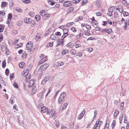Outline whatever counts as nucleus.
<instances>
[{
  "mask_svg": "<svg viewBox=\"0 0 129 129\" xmlns=\"http://www.w3.org/2000/svg\"><path fill=\"white\" fill-rule=\"evenodd\" d=\"M96 15L97 16H100L102 15V13L101 12H98L96 13Z\"/></svg>",
  "mask_w": 129,
  "mask_h": 129,
  "instance_id": "55",
  "label": "nucleus"
},
{
  "mask_svg": "<svg viewBox=\"0 0 129 129\" xmlns=\"http://www.w3.org/2000/svg\"><path fill=\"white\" fill-rule=\"evenodd\" d=\"M74 8L73 7H70L67 10V11L68 12L67 13V14L69 13L70 12L73 11L74 10Z\"/></svg>",
  "mask_w": 129,
  "mask_h": 129,
  "instance_id": "15",
  "label": "nucleus"
},
{
  "mask_svg": "<svg viewBox=\"0 0 129 129\" xmlns=\"http://www.w3.org/2000/svg\"><path fill=\"white\" fill-rule=\"evenodd\" d=\"M47 82V81H45V79L44 78L43 80L42 81L41 84H42L44 85Z\"/></svg>",
  "mask_w": 129,
  "mask_h": 129,
  "instance_id": "51",
  "label": "nucleus"
},
{
  "mask_svg": "<svg viewBox=\"0 0 129 129\" xmlns=\"http://www.w3.org/2000/svg\"><path fill=\"white\" fill-rule=\"evenodd\" d=\"M69 1H67L64 2L63 3V6L64 7H69L70 6V5H69Z\"/></svg>",
  "mask_w": 129,
  "mask_h": 129,
  "instance_id": "21",
  "label": "nucleus"
},
{
  "mask_svg": "<svg viewBox=\"0 0 129 129\" xmlns=\"http://www.w3.org/2000/svg\"><path fill=\"white\" fill-rule=\"evenodd\" d=\"M105 31V32L109 34H111L112 32V29L110 28L108 29L106 28Z\"/></svg>",
  "mask_w": 129,
  "mask_h": 129,
  "instance_id": "7",
  "label": "nucleus"
},
{
  "mask_svg": "<svg viewBox=\"0 0 129 129\" xmlns=\"http://www.w3.org/2000/svg\"><path fill=\"white\" fill-rule=\"evenodd\" d=\"M31 19L29 18L26 17L24 20V22L26 23H30V20H31Z\"/></svg>",
  "mask_w": 129,
  "mask_h": 129,
  "instance_id": "8",
  "label": "nucleus"
},
{
  "mask_svg": "<svg viewBox=\"0 0 129 129\" xmlns=\"http://www.w3.org/2000/svg\"><path fill=\"white\" fill-rule=\"evenodd\" d=\"M123 12H124V13H123V14L124 16H126L129 15V13L127 12L123 11Z\"/></svg>",
  "mask_w": 129,
  "mask_h": 129,
  "instance_id": "34",
  "label": "nucleus"
},
{
  "mask_svg": "<svg viewBox=\"0 0 129 129\" xmlns=\"http://www.w3.org/2000/svg\"><path fill=\"white\" fill-rule=\"evenodd\" d=\"M36 86H34L31 89V92L32 93V94H34L36 92Z\"/></svg>",
  "mask_w": 129,
  "mask_h": 129,
  "instance_id": "12",
  "label": "nucleus"
},
{
  "mask_svg": "<svg viewBox=\"0 0 129 129\" xmlns=\"http://www.w3.org/2000/svg\"><path fill=\"white\" fill-rule=\"evenodd\" d=\"M109 10V12H110L111 13H108V16H109L111 17L112 16V12H113V10H112V11H110V10H111V9L110 8V7H109L108 8Z\"/></svg>",
  "mask_w": 129,
  "mask_h": 129,
  "instance_id": "26",
  "label": "nucleus"
},
{
  "mask_svg": "<svg viewBox=\"0 0 129 129\" xmlns=\"http://www.w3.org/2000/svg\"><path fill=\"white\" fill-rule=\"evenodd\" d=\"M51 112L50 113H51L50 115V116L51 117H52L55 114V111L53 109H51V111H50Z\"/></svg>",
  "mask_w": 129,
  "mask_h": 129,
  "instance_id": "23",
  "label": "nucleus"
},
{
  "mask_svg": "<svg viewBox=\"0 0 129 129\" xmlns=\"http://www.w3.org/2000/svg\"><path fill=\"white\" fill-rule=\"evenodd\" d=\"M50 38L51 39L56 40H57V38L56 37H55L53 34H52L50 37Z\"/></svg>",
  "mask_w": 129,
  "mask_h": 129,
  "instance_id": "25",
  "label": "nucleus"
},
{
  "mask_svg": "<svg viewBox=\"0 0 129 129\" xmlns=\"http://www.w3.org/2000/svg\"><path fill=\"white\" fill-rule=\"evenodd\" d=\"M47 59V58L46 57L43 58L39 62L38 64H42L46 61Z\"/></svg>",
  "mask_w": 129,
  "mask_h": 129,
  "instance_id": "4",
  "label": "nucleus"
},
{
  "mask_svg": "<svg viewBox=\"0 0 129 129\" xmlns=\"http://www.w3.org/2000/svg\"><path fill=\"white\" fill-rule=\"evenodd\" d=\"M1 45V50L2 51L4 52L5 50L7 47L6 46H5L2 44Z\"/></svg>",
  "mask_w": 129,
  "mask_h": 129,
  "instance_id": "18",
  "label": "nucleus"
},
{
  "mask_svg": "<svg viewBox=\"0 0 129 129\" xmlns=\"http://www.w3.org/2000/svg\"><path fill=\"white\" fill-rule=\"evenodd\" d=\"M83 33H84V35L86 36H89L90 35V33H89V31L88 30L85 31Z\"/></svg>",
  "mask_w": 129,
  "mask_h": 129,
  "instance_id": "17",
  "label": "nucleus"
},
{
  "mask_svg": "<svg viewBox=\"0 0 129 129\" xmlns=\"http://www.w3.org/2000/svg\"><path fill=\"white\" fill-rule=\"evenodd\" d=\"M22 75L23 77H25V76H27V75H28V74L26 73L25 72H23L22 73Z\"/></svg>",
  "mask_w": 129,
  "mask_h": 129,
  "instance_id": "50",
  "label": "nucleus"
},
{
  "mask_svg": "<svg viewBox=\"0 0 129 129\" xmlns=\"http://www.w3.org/2000/svg\"><path fill=\"white\" fill-rule=\"evenodd\" d=\"M13 85L16 88H18V87L17 84L16 83H14L13 84Z\"/></svg>",
  "mask_w": 129,
  "mask_h": 129,
  "instance_id": "56",
  "label": "nucleus"
},
{
  "mask_svg": "<svg viewBox=\"0 0 129 129\" xmlns=\"http://www.w3.org/2000/svg\"><path fill=\"white\" fill-rule=\"evenodd\" d=\"M63 99H62L61 97L59 96L58 99V103L59 104H61L63 101Z\"/></svg>",
  "mask_w": 129,
  "mask_h": 129,
  "instance_id": "31",
  "label": "nucleus"
},
{
  "mask_svg": "<svg viewBox=\"0 0 129 129\" xmlns=\"http://www.w3.org/2000/svg\"><path fill=\"white\" fill-rule=\"evenodd\" d=\"M85 111H84V110H83L80 113L79 115L78 116V119L79 120L81 119L83 117L84 114H85Z\"/></svg>",
  "mask_w": 129,
  "mask_h": 129,
  "instance_id": "5",
  "label": "nucleus"
},
{
  "mask_svg": "<svg viewBox=\"0 0 129 129\" xmlns=\"http://www.w3.org/2000/svg\"><path fill=\"white\" fill-rule=\"evenodd\" d=\"M55 35L56 36H61V33H60L59 32H56L55 33Z\"/></svg>",
  "mask_w": 129,
  "mask_h": 129,
  "instance_id": "49",
  "label": "nucleus"
},
{
  "mask_svg": "<svg viewBox=\"0 0 129 129\" xmlns=\"http://www.w3.org/2000/svg\"><path fill=\"white\" fill-rule=\"evenodd\" d=\"M43 104L42 103H40L39 105V108H40L41 109L43 107Z\"/></svg>",
  "mask_w": 129,
  "mask_h": 129,
  "instance_id": "57",
  "label": "nucleus"
},
{
  "mask_svg": "<svg viewBox=\"0 0 129 129\" xmlns=\"http://www.w3.org/2000/svg\"><path fill=\"white\" fill-rule=\"evenodd\" d=\"M41 112L42 113L46 112L47 114H49L51 112L50 110H49L46 106H43L41 109Z\"/></svg>",
  "mask_w": 129,
  "mask_h": 129,
  "instance_id": "1",
  "label": "nucleus"
},
{
  "mask_svg": "<svg viewBox=\"0 0 129 129\" xmlns=\"http://www.w3.org/2000/svg\"><path fill=\"white\" fill-rule=\"evenodd\" d=\"M109 123L108 124V123H106L105 126H104V128H107V129H109Z\"/></svg>",
  "mask_w": 129,
  "mask_h": 129,
  "instance_id": "47",
  "label": "nucleus"
},
{
  "mask_svg": "<svg viewBox=\"0 0 129 129\" xmlns=\"http://www.w3.org/2000/svg\"><path fill=\"white\" fill-rule=\"evenodd\" d=\"M51 32V31L50 29H48L46 31V34H44V36L45 37L46 36H47V35H48Z\"/></svg>",
  "mask_w": 129,
  "mask_h": 129,
  "instance_id": "36",
  "label": "nucleus"
},
{
  "mask_svg": "<svg viewBox=\"0 0 129 129\" xmlns=\"http://www.w3.org/2000/svg\"><path fill=\"white\" fill-rule=\"evenodd\" d=\"M49 4L51 6H53L55 4V3L54 2H52L51 0H49L48 1Z\"/></svg>",
  "mask_w": 129,
  "mask_h": 129,
  "instance_id": "37",
  "label": "nucleus"
},
{
  "mask_svg": "<svg viewBox=\"0 0 129 129\" xmlns=\"http://www.w3.org/2000/svg\"><path fill=\"white\" fill-rule=\"evenodd\" d=\"M71 1L73 3L75 4L78 3L80 1V0H71Z\"/></svg>",
  "mask_w": 129,
  "mask_h": 129,
  "instance_id": "30",
  "label": "nucleus"
},
{
  "mask_svg": "<svg viewBox=\"0 0 129 129\" xmlns=\"http://www.w3.org/2000/svg\"><path fill=\"white\" fill-rule=\"evenodd\" d=\"M35 19L37 21H39L41 19L40 16L38 15H36L35 17Z\"/></svg>",
  "mask_w": 129,
  "mask_h": 129,
  "instance_id": "19",
  "label": "nucleus"
},
{
  "mask_svg": "<svg viewBox=\"0 0 129 129\" xmlns=\"http://www.w3.org/2000/svg\"><path fill=\"white\" fill-rule=\"evenodd\" d=\"M116 9L117 10H118L119 12L121 13H122L123 12V9L122 7L120 8H116Z\"/></svg>",
  "mask_w": 129,
  "mask_h": 129,
  "instance_id": "14",
  "label": "nucleus"
},
{
  "mask_svg": "<svg viewBox=\"0 0 129 129\" xmlns=\"http://www.w3.org/2000/svg\"><path fill=\"white\" fill-rule=\"evenodd\" d=\"M9 72V70L7 68L6 70L5 73L6 75L7 76L8 75V74Z\"/></svg>",
  "mask_w": 129,
  "mask_h": 129,
  "instance_id": "52",
  "label": "nucleus"
},
{
  "mask_svg": "<svg viewBox=\"0 0 129 129\" xmlns=\"http://www.w3.org/2000/svg\"><path fill=\"white\" fill-rule=\"evenodd\" d=\"M4 29V28L3 27V25L1 24H0V32L3 31Z\"/></svg>",
  "mask_w": 129,
  "mask_h": 129,
  "instance_id": "29",
  "label": "nucleus"
},
{
  "mask_svg": "<svg viewBox=\"0 0 129 129\" xmlns=\"http://www.w3.org/2000/svg\"><path fill=\"white\" fill-rule=\"evenodd\" d=\"M7 5V3L6 2H2V3L1 7H5Z\"/></svg>",
  "mask_w": 129,
  "mask_h": 129,
  "instance_id": "28",
  "label": "nucleus"
},
{
  "mask_svg": "<svg viewBox=\"0 0 129 129\" xmlns=\"http://www.w3.org/2000/svg\"><path fill=\"white\" fill-rule=\"evenodd\" d=\"M35 82V81L33 79L31 80L29 82L28 84H31V87H32L34 85V84Z\"/></svg>",
  "mask_w": 129,
  "mask_h": 129,
  "instance_id": "16",
  "label": "nucleus"
},
{
  "mask_svg": "<svg viewBox=\"0 0 129 129\" xmlns=\"http://www.w3.org/2000/svg\"><path fill=\"white\" fill-rule=\"evenodd\" d=\"M87 26L86 27V28L88 30H90L91 28V27L90 25H88L87 24H86L85 25V26Z\"/></svg>",
  "mask_w": 129,
  "mask_h": 129,
  "instance_id": "43",
  "label": "nucleus"
},
{
  "mask_svg": "<svg viewBox=\"0 0 129 129\" xmlns=\"http://www.w3.org/2000/svg\"><path fill=\"white\" fill-rule=\"evenodd\" d=\"M76 51L75 49H72L70 51V53L72 55H74L76 53Z\"/></svg>",
  "mask_w": 129,
  "mask_h": 129,
  "instance_id": "22",
  "label": "nucleus"
},
{
  "mask_svg": "<svg viewBox=\"0 0 129 129\" xmlns=\"http://www.w3.org/2000/svg\"><path fill=\"white\" fill-rule=\"evenodd\" d=\"M8 16L7 19L8 20V19H12V14L11 13H10L8 14Z\"/></svg>",
  "mask_w": 129,
  "mask_h": 129,
  "instance_id": "38",
  "label": "nucleus"
},
{
  "mask_svg": "<svg viewBox=\"0 0 129 129\" xmlns=\"http://www.w3.org/2000/svg\"><path fill=\"white\" fill-rule=\"evenodd\" d=\"M40 14L43 17L46 14V12L44 10H43L41 11L40 12Z\"/></svg>",
  "mask_w": 129,
  "mask_h": 129,
  "instance_id": "10",
  "label": "nucleus"
},
{
  "mask_svg": "<svg viewBox=\"0 0 129 129\" xmlns=\"http://www.w3.org/2000/svg\"><path fill=\"white\" fill-rule=\"evenodd\" d=\"M6 50V54L8 55L9 54V50L7 48H6V49L5 50Z\"/></svg>",
  "mask_w": 129,
  "mask_h": 129,
  "instance_id": "54",
  "label": "nucleus"
},
{
  "mask_svg": "<svg viewBox=\"0 0 129 129\" xmlns=\"http://www.w3.org/2000/svg\"><path fill=\"white\" fill-rule=\"evenodd\" d=\"M73 45V44L72 43H69L67 45V47L71 48V47L72 46H73V45Z\"/></svg>",
  "mask_w": 129,
  "mask_h": 129,
  "instance_id": "33",
  "label": "nucleus"
},
{
  "mask_svg": "<svg viewBox=\"0 0 129 129\" xmlns=\"http://www.w3.org/2000/svg\"><path fill=\"white\" fill-rule=\"evenodd\" d=\"M82 55V53L81 52H80L77 54L76 55L77 56H79L80 57H81Z\"/></svg>",
  "mask_w": 129,
  "mask_h": 129,
  "instance_id": "59",
  "label": "nucleus"
},
{
  "mask_svg": "<svg viewBox=\"0 0 129 129\" xmlns=\"http://www.w3.org/2000/svg\"><path fill=\"white\" fill-rule=\"evenodd\" d=\"M119 111L118 110H115L114 113V118H116V117L119 114Z\"/></svg>",
  "mask_w": 129,
  "mask_h": 129,
  "instance_id": "13",
  "label": "nucleus"
},
{
  "mask_svg": "<svg viewBox=\"0 0 129 129\" xmlns=\"http://www.w3.org/2000/svg\"><path fill=\"white\" fill-rule=\"evenodd\" d=\"M22 2L26 4L30 3L31 2L30 0H22Z\"/></svg>",
  "mask_w": 129,
  "mask_h": 129,
  "instance_id": "32",
  "label": "nucleus"
},
{
  "mask_svg": "<svg viewBox=\"0 0 129 129\" xmlns=\"http://www.w3.org/2000/svg\"><path fill=\"white\" fill-rule=\"evenodd\" d=\"M87 2V0H83L81 3V5H83L85 4Z\"/></svg>",
  "mask_w": 129,
  "mask_h": 129,
  "instance_id": "48",
  "label": "nucleus"
},
{
  "mask_svg": "<svg viewBox=\"0 0 129 129\" xmlns=\"http://www.w3.org/2000/svg\"><path fill=\"white\" fill-rule=\"evenodd\" d=\"M66 95V93L65 92H63L60 94V96L61 97L62 99L64 98Z\"/></svg>",
  "mask_w": 129,
  "mask_h": 129,
  "instance_id": "11",
  "label": "nucleus"
},
{
  "mask_svg": "<svg viewBox=\"0 0 129 129\" xmlns=\"http://www.w3.org/2000/svg\"><path fill=\"white\" fill-rule=\"evenodd\" d=\"M50 15L49 14H46V15L43 17V20H46L48 19L50 17Z\"/></svg>",
  "mask_w": 129,
  "mask_h": 129,
  "instance_id": "9",
  "label": "nucleus"
},
{
  "mask_svg": "<svg viewBox=\"0 0 129 129\" xmlns=\"http://www.w3.org/2000/svg\"><path fill=\"white\" fill-rule=\"evenodd\" d=\"M71 29L73 31V32H75L76 31V30L75 28L74 27H72L71 28Z\"/></svg>",
  "mask_w": 129,
  "mask_h": 129,
  "instance_id": "61",
  "label": "nucleus"
},
{
  "mask_svg": "<svg viewBox=\"0 0 129 129\" xmlns=\"http://www.w3.org/2000/svg\"><path fill=\"white\" fill-rule=\"evenodd\" d=\"M68 104L67 103H65L62 106V107L63 108L62 110H63V109H65L66 108V107L67 106Z\"/></svg>",
  "mask_w": 129,
  "mask_h": 129,
  "instance_id": "42",
  "label": "nucleus"
},
{
  "mask_svg": "<svg viewBox=\"0 0 129 129\" xmlns=\"http://www.w3.org/2000/svg\"><path fill=\"white\" fill-rule=\"evenodd\" d=\"M64 35L68 34V28H65L63 29Z\"/></svg>",
  "mask_w": 129,
  "mask_h": 129,
  "instance_id": "20",
  "label": "nucleus"
},
{
  "mask_svg": "<svg viewBox=\"0 0 129 129\" xmlns=\"http://www.w3.org/2000/svg\"><path fill=\"white\" fill-rule=\"evenodd\" d=\"M57 24V23L56 22H55L54 23H53V24L52 25V27L53 28L55 27Z\"/></svg>",
  "mask_w": 129,
  "mask_h": 129,
  "instance_id": "64",
  "label": "nucleus"
},
{
  "mask_svg": "<svg viewBox=\"0 0 129 129\" xmlns=\"http://www.w3.org/2000/svg\"><path fill=\"white\" fill-rule=\"evenodd\" d=\"M59 90H58V91H57L56 93L54 96V99H55L56 98V97L57 96L58 94V93H59Z\"/></svg>",
  "mask_w": 129,
  "mask_h": 129,
  "instance_id": "62",
  "label": "nucleus"
},
{
  "mask_svg": "<svg viewBox=\"0 0 129 129\" xmlns=\"http://www.w3.org/2000/svg\"><path fill=\"white\" fill-rule=\"evenodd\" d=\"M27 56V54L25 53L24 52L22 54V57L24 58H25Z\"/></svg>",
  "mask_w": 129,
  "mask_h": 129,
  "instance_id": "46",
  "label": "nucleus"
},
{
  "mask_svg": "<svg viewBox=\"0 0 129 129\" xmlns=\"http://www.w3.org/2000/svg\"><path fill=\"white\" fill-rule=\"evenodd\" d=\"M41 38V37L40 35H36V38H35V39L36 41H39Z\"/></svg>",
  "mask_w": 129,
  "mask_h": 129,
  "instance_id": "24",
  "label": "nucleus"
},
{
  "mask_svg": "<svg viewBox=\"0 0 129 129\" xmlns=\"http://www.w3.org/2000/svg\"><path fill=\"white\" fill-rule=\"evenodd\" d=\"M103 22L104 23L103 24H102L103 26H106L107 24V22L106 21H103Z\"/></svg>",
  "mask_w": 129,
  "mask_h": 129,
  "instance_id": "63",
  "label": "nucleus"
},
{
  "mask_svg": "<svg viewBox=\"0 0 129 129\" xmlns=\"http://www.w3.org/2000/svg\"><path fill=\"white\" fill-rule=\"evenodd\" d=\"M33 43L32 42H28L26 45V48L27 49L29 50L31 49L33 47Z\"/></svg>",
  "mask_w": 129,
  "mask_h": 129,
  "instance_id": "2",
  "label": "nucleus"
},
{
  "mask_svg": "<svg viewBox=\"0 0 129 129\" xmlns=\"http://www.w3.org/2000/svg\"><path fill=\"white\" fill-rule=\"evenodd\" d=\"M115 120H113V122H112V129H113L114 126H115Z\"/></svg>",
  "mask_w": 129,
  "mask_h": 129,
  "instance_id": "40",
  "label": "nucleus"
},
{
  "mask_svg": "<svg viewBox=\"0 0 129 129\" xmlns=\"http://www.w3.org/2000/svg\"><path fill=\"white\" fill-rule=\"evenodd\" d=\"M48 67V65H42L39 69V71H42L45 70Z\"/></svg>",
  "mask_w": 129,
  "mask_h": 129,
  "instance_id": "3",
  "label": "nucleus"
},
{
  "mask_svg": "<svg viewBox=\"0 0 129 129\" xmlns=\"http://www.w3.org/2000/svg\"><path fill=\"white\" fill-rule=\"evenodd\" d=\"M57 42H58V44L56 46L57 47L59 45H61V46H62L63 45L64 42L62 41H61L60 39L58 40L57 41Z\"/></svg>",
  "mask_w": 129,
  "mask_h": 129,
  "instance_id": "6",
  "label": "nucleus"
},
{
  "mask_svg": "<svg viewBox=\"0 0 129 129\" xmlns=\"http://www.w3.org/2000/svg\"><path fill=\"white\" fill-rule=\"evenodd\" d=\"M74 23L73 22H71L70 23H68L66 25L67 27H69L71 26L72 24H73Z\"/></svg>",
  "mask_w": 129,
  "mask_h": 129,
  "instance_id": "39",
  "label": "nucleus"
},
{
  "mask_svg": "<svg viewBox=\"0 0 129 129\" xmlns=\"http://www.w3.org/2000/svg\"><path fill=\"white\" fill-rule=\"evenodd\" d=\"M76 48H77L78 47H81V45L78 44H76L75 45Z\"/></svg>",
  "mask_w": 129,
  "mask_h": 129,
  "instance_id": "58",
  "label": "nucleus"
},
{
  "mask_svg": "<svg viewBox=\"0 0 129 129\" xmlns=\"http://www.w3.org/2000/svg\"><path fill=\"white\" fill-rule=\"evenodd\" d=\"M68 51L67 50H63L62 52V55H64L66 53H68Z\"/></svg>",
  "mask_w": 129,
  "mask_h": 129,
  "instance_id": "35",
  "label": "nucleus"
},
{
  "mask_svg": "<svg viewBox=\"0 0 129 129\" xmlns=\"http://www.w3.org/2000/svg\"><path fill=\"white\" fill-rule=\"evenodd\" d=\"M123 114L121 115L120 118H119V122L120 123H122V120L123 119Z\"/></svg>",
  "mask_w": 129,
  "mask_h": 129,
  "instance_id": "41",
  "label": "nucleus"
},
{
  "mask_svg": "<svg viewBox=\"0 0 129 129\" xmlns=\"http://www.w3.org/2000/svg\"><path fill=\"white\" fill-rule=\"evenodd\" d=\"M5 14V13L4 11H0V15L4 16Z\"/></svg>",
  "mask_w": 129,
  "mask_h": 129,
  "instance_id": "45",
  "label": "nucleus"
},
{
  "mask_svg": "<svg viewBox=\"0 0 129 129\" xmlns=\"http://www.w3.org/2000/svg\"><path fill=\"white\" fill-rule=\"evenodd\" d=\"M29 15L32 17L34 15V13L33 12H29Z\"/></svg>",
  "mask_w": 129,
  "mask_h": 129,
  "instance_id": "53",
  "label": "nucleus"
},
{
  "mask_svg": "<svg viewBox=\"0 0 129 129\" xmlns=\"http://www.w3.org/2000/svg\"><path fill=\"white\" fill-rule=\"evenodd\" d=\"M15 10L18 12H21L22 11V10L20 8H16Z\"/></svg>",
  "mask_w": 129,
  "mask_h": 129,
  "instance_id": "44",
  "label": "nucleus"
},
{
  "mask_svg": "<svg viewBox=\"0 0 129 129\" xmlns=\"http://www.w3.org/2000/svg\"><path fill=\"white\" fill-rule=\"evenodd\" d=\"M60 7V5H59V4H56L54 8L55 9H56L57 8H59V7Z\"/></svg>",
  "mask_w": 129,
  "mask_h": 129,
  "instance_id": "60",
  "label": "nucleus"
},
{
  "mask_svg": "<svg viewBox=\"0 0 129 129\" xmlns=\"http://www.w3.org/2000/svg\"><path fill=\"white\" fill-rule=\"evenodd\" d=\"M0 81L1 83L5 86L6 85V83L5 81L3 79H1V80H0Z\"/></svg>",
  "mask_w": 129,
  "mask_h": 129,
  "instance_id": "27",
  "label": "nucleus"
}]
</instances>
